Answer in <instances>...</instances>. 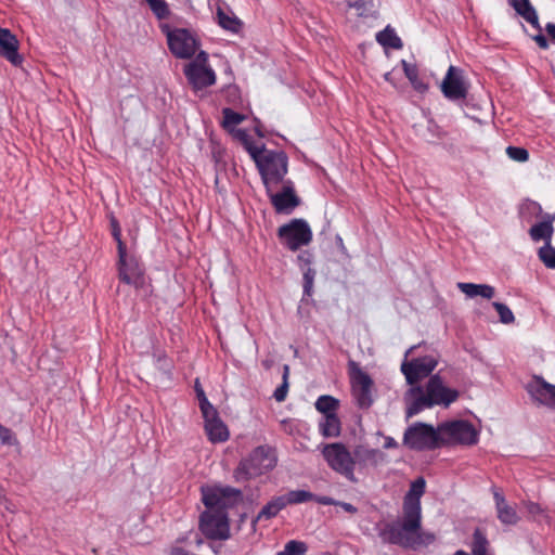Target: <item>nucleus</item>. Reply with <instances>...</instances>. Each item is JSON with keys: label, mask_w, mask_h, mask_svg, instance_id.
Instances as JSON below:
<instances>
[{"label": "nucleus", "mask_w": 555, "mask_h": 555, "mask_svg": "<svg viewBox=\"0 0 555 555\" xmlns=\"http://www.w3.org/2000/svg\"><path fill=\"white\" fill-rule=\"evenodd\" d=\"M242 498V492L232 487H202V501L206 509L199 517V530L210 540L223 541L230 538L228 509Z\"/></svg>", "instance_id": "f257e3e1"}, {"label": "nucleus", "mask_w": 555, "mask_h": 555, "mask_svg": "<svg viewBox=\"0 0 555 555\" xmlns=\"http://www.w3.org/2000/svg\"><path fill=\"white\" fill-rule=\"evenodd\" d=\"M457 398V390L447 387L438 374L433 375L425 389L421 386H412L404 393L406 418L435 405L449 406Z\"/></svg>", "instance_id": "f03ea898"}, {"label": "nucleus", "mask_w": 555, "mask_h": 555, "mask_svg": "<svg viewBox=\"0 0 555 555\" xmlns=\"http://www.w3.org/2000/svg\"><path fill=\"white\" fill-rule=\"evenodd\" d=\"M426 482L420 477L411 483L410 490L404 498L403 519L386 524L379 529V537L383 542H402L408 543L409 540L400 535L399 531L415 530L422 519L421 515V498L425 492Z\"/></svg>", "instance_id": "7ed1b4c3"}, {"label": "nucleus", "mask_w": 555, "mask_h": 555, "mask_svg": "<svg viewBox=\"0 0 555 555\" xmlns=\"http://www.w3.org/2000/svg\"><path fill=\"white\" fill-rule=\"evenodd\" d=\"M251 159L255 162L267 191L279 188L287 173V156L282 151H272L261 145L253 150Z\"/></svg>", "instance_id": "20e7f679"}, {"label": "nucleus", "mask_w": 555, "mask_h": 555, "mask_svg": "<svg viewBox=\"0 0 555 555\" xmlns=\"http://www.w3.org/2000/svg\"><path fill=\"white\" fill-rule=\"evenodd\" d=\"M276 465V455L268 446L257 447L245 460L241 461L235 469L234 477L237 481H245L261 476L272 470Z\"/></svg>", "instance_id": "39448f33"}, {"label": "nucleus", "mask_w": 555, "mask_h": 555, "mask_svg": "<svg viewBox=\"0 0 555 555\" xmlns=\"http://www.w3.org/2000/svg\"><path fill=\"white\" fill-rule=\"evenodd\" d=\"M322 455L328 467L352 483L359 481L354 473L353 450L350 451L344 443L334 442L322 447Z\"/></svg>", "instance_id": "423d86ee"}, {"label": "nucleus", "mask_w": 555, "mask_h": 555, "mask_svg": "<svg viewBox=\"0 0 555 555\" xmlns=\"http://www.w3.org/2000/svg\"><path fill=\"white\" fill-rule=\"evenodd\" d=\"M403 444L412 450H433L441 446L440 425L434 428L425 423H416L406 428Z\"/></svg>", "instance_id": "0eeeda50"}, {"label": "nucleus", "mask_w": 555, "mask_h": 555, "mask_svg": "<svg viewBox=\"0 0 555 555\" xmlns=\"http://www.w3.org/2000/svg\"><path fill=\"white\" fill-rule=\"evenodd\" d=\"M441 444H466L477 443L479 433L467 421H452L440 424Z\"/></svg>", "instance_id": "6e6552de"}, {"label": "nucleus", "mask_w": 555, "mask_h": 555, "mask_svg": "<svg viewBox=\"0 0 555 555\" xmlns=\"http://www.w3.org/2000/svg\"><path fill=\"white\" fill-rule=\"evenodd\" d=\"M349 375L352 395L362 409H367L373 403V380L358 363L349 362Z\"/></svg>", "instance_id": "1a4fd4ad"}, {"label": "nucleus", "mask_w": 555, "mask_h": 555, "mask_svg": "<svg viewBox=\"0 0 555 555\" xmlns=\"http://www.w3.org/2000/svg\"><path fill=\"white\" fill-rule=\"evenodd\" d=\"M207 62V53L201 51L194 61L184 66V75L196 90L212 86L216 82V74Z\"/></svg>", "instance_id": "9d476101"}, {"label": "nucleus", "mask_w": 555, "mask_h": 555, "mask_svg": "<svg viewBox=\"0 0 555 555\" xmlns=\"http://www.w3.org/2000/svg\"><path fill=\"white\" fill-rule=\"evenodd\" d=\"M279 236L291 250H297L311 242L312 232L305 220L295 219L279 229Z\"/></svg>", "instance_id": "9b49d317"}, {"label": "nucleus", "mask_w": 555, "mask_h": 555, "mask_svg": "<svg viewBox=\"0 0 555 555\" xmlns=\"http://www.w3.org/2000/svg\"><path fill=\"white\" fill-rule=\"evenodd\" d=\"M437 364V357L434 354H428L413 359L411 361H404L401 364V371L405 376L406 383L410 385V387H412L417 386L416 384L421 379L429 376L436 369Z\"/></svg>", "instance_id": "f8f14e48"}, {"label": "nucleus", "mask_w": 555, "mask_h": 555, "mask_svg": "<svg viewBox=\"0 0 555 555\" xmlns=\"http://www.w3.org/2000/svg\"><path fill=\"white\" fill-rule=\"evenodd\" d=\"M167 41L171 53L179 59L192 57L198 48L196 38L182 28L168 31Z\"/></svg>", "instance_id": "ddd939ff"}, {"label": "nucleus", "mask_w": 555, "mask_h": 555, "mask_svg": "<svg viewBox=\"0 0 555 555\" xmlns=\"http://www.w3.org/2000/svg\"><path fill=\"white\" fill-rule=\"evenodd\" d=\"M280 184L282 185L281 191H278L276 188L275 190L267 191V194L276 212L291 214L299 205V197L296 195L291 180L283 181Z\"/></svg>", "instance_id": "4468645a"}, {"label": "nucleus", "mask_w": 555, "mask_h": 555, "mask_svg": "<svg viewBox=\"0 0 555 555\" xmlns=\"http://www.w3.org/2000/svg\"><path fill=\"white\" fill-rule=\"evenodd\" d=\"M354 469L359 472L369 468H377L389 463L388 455L379 449L370 448L364 444H358L353 448Z\"/></svg>", "instance_id": "2eb2a0df"}, {"label": "nucleus", "mask_w": 555, "mask_h": 555, "mask_svg": "<svg viewBox=\"0 0 555 555\" xmlns=\"http://www.w3.org/2000/svg\"><path fill=\"white\" fill-rule=\"evenodd\" d=\"M443 95L451 100H463L467 96L468 86L464 80L463 72L459 67L451 65L441 82Z\"/></svg>", "instance_id": "dca6fc26"}, {"label": "nucleus", "mask_w": 555, "mask_h": 555, "mask_svg": "<svg viewBox=\"0 0 555 555\" xmlns=\"http://www.w3.org/2000/svg\"><path fill=\"white\" fill-rule=\"evenodd\" d=\"M118 257L119 279L129 285L139 287L143 282V269L135 258L127 257L126 245L124 243L119 244Z\"/></svg>", "instance_id": "f3484780"}, {"label": "nucleus", "mask_w": 555, "mask_h": 555, "mask_svg": "<svg viewBox=\"0 0 555 555\" xmlns=\"http://www.w3.org/2000/svg\"><path fill=\"white\" fill-rule=\"evenodd\" d=\"M527 391L538 404L555 410V385L547 383L540 376H534L527 385Z\"/></svg>", "instance_id": "a211bd4d"}, {"label": "nucleus", "mask_w": 555, "mask_h": 555, "mask_svg": "<svg viewBox=\"0 0 555 555\" xmlns=\"http://www.w3.org/2000/svg\"><path fill=\"white\" fill-rule=\"evenodd\" d=\"M204 427L208 439L214 443L224 442L229 439V429L221 421L217 410L214 408L202 412Z\"/></svg>", "instance_id": "6ab92c4d"}, {"label": "nucleus", "mask_w": 555, "mask_h": 555, "mask_svg": "<svg viewBox=\"0 0 555 555\" xmlns=\"http://www.w3.org/2000/svg\"><path fill=\"white\" fill-rule=\"evenodd\" d=\"M491 491L495 503L498 519L503 525H516L519 520L516 508L506 501L503 493L496 487H492Z\"/></svg>", "instance_id": "aec40b11"}, {"label": "nucleus", "mask_w": 555, "mask_h": 555, "mask_svg": "<svg viewBox=\"0 0 555 555\" xmlns=\"http://www.w3.org/2000/svg\"><path fill=\"white\" fill-rule=\"evenodd\" d=\"M17 50V38L8 28L0 27V55L17 66L22 63V56Z\"/></svg>", "instance_id": "412c9836"}, {"label": "nucleus", "mask_w": 555, "mask_h": 555, "mask_svg": "<svg viewBox=\"0 0 555 555\" xmlns=\"http://www.w3.org/2000/svg\"><path fill=\"white\" fill-rule=\"evenodd\" d=\"M298 266L302 271L304 279V296L310 297L313 293V284L315 278V270L310 267L312 255L305 250L297 256Z\"/></svg>", "instance_id": "4be33fe9"}, {"label": "nucleus", "mask_w": 555, "mask_h": 555, "mask_svg": "<svg viewBox=\"0 0 555 555\" xmlns=\"http://www.w3.org/2000/svg\"><path fill=\"white\" fill-rule=\"evenodd\" d=\"M553 221L554 217L552 215H545L542 221L533 224L530 228V238L535 243L540 241H543L544 244L552 243V237L554 234Z\"/></svg>", "instance_id": "5701e85b"}, {"label": "nucleus", "mask_w": 555, "mask_h": 555, "mask_svg": "<svg viewBox=\"0 0 555 555\" xmlns=\"http://www.w3.org/2000/svg\"><path fill=\"white\" fill-rule=\"evenodd\" d=\"M400 535L406 538L409 540L408 543L402 542H389L390 544H397L403 547H412L415 548L420 545H428L433 543L436 539L435 534L431 532H423L421 531V524L413 531H399Z\"/></svg>", "instance_id": "b1692460"}, {"label": "nucleus", "mask_w": 555, "mask_h": 555, "mask_svg": "<svg viewBox=\"0 0 555 555\" xmlns=\"http://www.w3.org/2000/svg\"><path fill=\"white\" fill-rule=\"evenodd\" d=\"M508 3L525 21L538 30H542L535 9L529 0H508Z\"/></svg>", "instance_id": "393cba45"}, {"label": "nucleus", "mask_w": 555, "mask_h": 555, "mask_svg": "<svg viewBox=\"0 0 555 555\" xmlns=\"http://www.w3.org/2000/svg\"><path fill=\"white\" fill-rule=\"evenodd\" d=\"M209 4H216V15L218 20V24L225 30H229L231 33H237L242 27V22L232 13V12H225L221 5V0H208Z\"/></svg>", "instance_id": "a878e982"}, {"label": "nucleus", "mask_w": 555, "mask_h": 555, "mask_svg": "<svg viewBox=\"0 0 555 555\" xmlns=\"http://www.w3.org/2000/svg\"><path fill=\"white\" fill-rule=\"evenodd\" d=\"M457 288L468 298L480 296L482 298L490 299L494 296L495 293L494 287L488 284L459 282Z\"/></svg>", "instance_id": "bb28decb"}, {"label": "nucleus", "mask_w": 555, "mask_h": 555, "mask_svg": "<svg viewBox=\"0 0 555 555\" xmlns=\"http://www.w3.org/2000/svg\"><path fill=\"white\" fill-rule=\"evenodd\" d=\"M285 506L282 496H276L269 501L258 513V515L253 519L251 527L253 530H256V525L261 519H271L275 517Z\"/></svg>", "instance_id": "cd10ccee"}, {"label": "nucleus", "mask_w": 555, "mask_h": 555, "mask_svg": "<svg viewBox=\"0 0 555 555\" xmlns=\"http://www.w3.org/2000/svg\"><path fill=\"white\" fill-rule=\"evenodd\" d=\"M341 424L337 414L322 416L319 422L320 434L325 438H335L340 435Z\"/></svg>", "instance_id": "c85d7f7f"}, {"label": "nucleus", "mask_w": 555, "mask_h": 555, "mask_svg": "<svg viewBox=\"0 0 555 555\" xmlns=\"http://www.w3.org/2000/svg\"><path fill=\"white\" fill-rule=\"evenodd\" d=\"M401 65L404 75L409 79L413 89L420 93L426 92L428 90V85L420 78L417 66L415 64L406 62L405 60L401 61Z\"/></svg>", "instance_id": "c756f323"}, {"label": "nucleus", "mask_w": 555, "mask_h": 555, "mask_svg": "<svg viewBox=\"0 0 555 555\" xmlns=\"http://www.w3.org/2000/svg\"><path fill=\"white\" fill-rule=\"evenodd\" d=\"M314 406L323 416L333 415L336 414L339 401L332 396L323 395L317 399Z\"/></svg>", "instance_id": "7c9ffc66"}, {"label": "nucleus", "mask_w": 555, "mask_h": 555, "mask_svg": "<svg viewBox=\"0 0 555 555\" xmlns=\"http://www.w3.org/2000/svg\"><path fill=\"white\" fill-rule=\"evenodd\" d=\"M376 40L379 44L384 47H390L393 49H400L402 48V41L397 36L393 29H391L389 26H387L384 30L379 31L376 35Z\"/></svg>", "instance_id": "2f4dec72"}, {"label": "nucleus", "mask_w": 555, "mask_h": 555, "mask_svg": "<svg viewBox=\"0 0 555 555\" xmlns=\"http://www.w3.org/2000/svg\"><path fill=\"white\" fill-rule=\"evenodd\" d=\"M281 496L285 506L306 503L314 499V494L306 490H292Z\"/></svg>", "instance_id": "473e14b6"}, {"label": "nucleus", "mask_w": 555, "mask_h": 555, "mask_svg": "<svg viewBox=\"0 0 555 555\" xmlns=\"http://www.w3.org/2000/svg\"><path fill=\"white\" fill-rule=\"evenodd\" d=\"M489 541L485 532L476 529L473 534L472 552L473 555H488Z\"/></svg>", "instance_id": "72a5a7b5"}, {"label": "nucleus", "mask_w": 555, "mask_h": 555, "mask_svg": "<svg viewBox=\"0 0 555 555\" xmlns=\"http://www.w3.org/2000/svg\"><path fill=\"white\" fill-rule=\"evenodd\" d=\"M222 115V126L230 133L234 132V130L237 129L236 126L240 125L245 118L244 115L238 114L231 108H223Z\"/></svg>", "instance_id": "f704fd0d"}, {"label": "nucleus", "mask_w": 555, "mask_h": 555, "mask_svg": "<svg viewBox=\"0 0 555 555\" xmlns=\"http://www.w3.org/2000/svg\"><path fill=\"white\" fill-rule=\"evenodd\" d=\"M348 7L354 9L359 16H372L376 12L375 0H356L349 1Z\"/></svg>", "instance_id": "c9c22d12"}, {"label": "nucleus", "mask_w": 555, "mask_h": 555, "mask_svg": "<svg viewBox=\"0 0 555 555\" xmlns=\"http://www.w3.org/2000/svg\"><path fill=\"white\" fill-rule=\"evenodd\" d=\"M540 261L548 269H555V247L552 243L544 244L538 249Z\"/></svg>", "instance_id": "e433bc0d"}, {"label": "nucleus", "mask_w": 555, "mask_h": 555, "mask_svg": "<svg viewBox=\"0 0 555 555\" xmlns=\"http://www.w3.org/2000/svg\"><path fill=\"white\" fill-rule=\"evenodd\" d=\"M158 20L168 18L170 10L166 0H144Z\"/></svg>", "instance_id": "4c0bfd02"}, {"label": "nucleus", "mask_w": 555, "mask_h": 555, "mask_svg": "<svg viewBox=\"0 0 555 555\" xmlns=\"http://www.w3.org/2000/svg\"><path fill=\"white\" fill-rule=\"evenodd\" d=\"M307 550L308 547L305 542L291 540L285 544L282 551L276 553V555H305Z\"/></svg>", "instance_id": "58836bf2"}, {"label": "nucleus", "mask_w": 555, "mask_h": 555, "mask_svg": "<svg viewBox=\"0 0 555 555\" xmlns=\"http://www.w3.org/2000/svg\"><path fill=\"white\" fill-rule=\"evenodd\" d=\"M235 139H237L246 149L248 154L251 156L253 150H260L261 145H256L251 141L249 134L244 129H235L234 132H231Z\"/></svg>", "instance_id": "ea45409f"}, {"label": "nucleus", "mask_w": 555, "mask_h": 555, "mask_svg": "<svg viewBox=\"0 0 555 555\" xmlns=\"http://www.w3.org/2000/svg\"><path fill=\"white\" fill-rule=\"evenodd\" d=\"M493 308L496 310L500 321L504 324H511L514 322L515 317L512 310L502 302L494 301L492 302Z\"/></svg>", "instance_id": "a19ab883"}, {"label": "nucleus", "mask_w": 555, "mask_h": 555, "mask_svg": "<svg viewBox=\"0 0 555 555\" xmlns=\"http://www.w3.org/2000/svg\"><path fill=\"white\" fill-rule=\"evenodd\" d=\"M506 155L515 162L518 163H525L529 159V153L524 147L518 146H507L506 147Z\"/></svg>", "instance_id": "79ce46f5"}, {"label": "nucleus", "mask_w": 555, "mask_h": 555, "mask_svg": "<svg viewBox=\"0 0 555 555\" xmlns=\"http://www.w3.org/2000/svg\"><path fill=\"white\" fill-rule=\"evenodd\" d=\"M542 214V207L539 203L533 201H526L520 207V215L524 219H527V215L539 216Z\"/></svg>", "instance_id": "37998d69"}, {"label": "nucleus", "mask_w": 555, "mask_h": 555, "mask_svg": "<svg viewBox=\"0 0 555 555\" xmlns=\"http://www.w3.org/2000/svg\"><path fill=\"white\" fill-rule=\"evenodd\" d=\"M195 392H196V396H197V399L199 402L201 412H204L206 410L209 411V409L214 408V405L208 401V399L205 395V391L202 388L198 379H196V382H195Z\"/></svg>", "instance_id": "c03bdc74"}, {"label": "nucleus", "mask_w": 555, "mask_h": 555, "mask_svg": "<svg viewBox=\"0 0 555 555\" xmlns=\"http://www.w3.org/2000/svg\"><path fill=\"white\" fill-rule=\"evenodd\" d=\"M288 389V382H283L280 387H278L273 393L274 399L278 402H282L285 400Z\"/></svg>", "instance_id": "a18cd8bd"}, {"label": "nucleus", "mask_w": 555, "mask_h": 555, "mask_svg": "<svg viewBox=\"0 0 555 555\" xmlns=\"http://www.w3.org/2000/svg\"><path fill=\"white\" fill-rule=\"evenodd\" d=\"M312 501H315L319 504L322 505H337V500L326 496V495H314V499Z\"/></svg>", "instance_id": "49530a36"}, {"label": "nucleus", "mask_w": 555, "mask_h": 555, "mask_svg": "<svg viewBox=\"0 0 555 555\" xmlns=\"http://www.w3.org/2000/svg\"><path fill=\"white\" fill-rule=\"evenodd\" d=\"M532 39L535 41V43L543 50H546L548 49L550 44H548V41L547 39L545 38L544 35L542 34H538L535 36L532 37Z\"/></svg>", "instance_id": "de8ad7c7"}, {"label": "nucleus", "mask_w": 555, "mask_h": 555, "mask_svg": "<svg viewBox=\"0 0 555 555\" xmlns=\"http://www.w3.org/2000/svg\"><path fill=\"white\" fill-rule=\"evenodd\" d=\"M336 506H339L349 514H356L358 512V508L351 503L338 501Z\"/></svg>", "instance_id": "09e8293b"}, {"label": "nucleus", "mask_w": 555, "mask_h": 555, "mask_svg": "<svg viewBox=\"0 0 555 555\" xmlns=\"http://www.w3.org/2000/svg\"><path fill=\"white\" fill-rule=\"evenodd\" d=\"M113 236L116 240L117 248L119 249V244L124 242L121 241L120 229L115 222H113Z\"/></svg>", "instance_id": "8fccbe9b"}, {"label": "nucleus", "mask_w": 555, "mask_h": 555, "mask_svg": "<svg viewBox=\"0 0 555 555\" xmlns=\"http://www.w3.org/2000/svg\"><path fill=\"white\" fill-rule=\"evenodd\" d=\"M10 437H11V430L0 424V439L3 442H7V441H9Z\"/></svg>", "instance_id": "3c124183"}, {"label": "nucleus", "mask_w": 555, "mask_h": 555, "mask_svg": "<svg viewBox=\"0 0 555 555\" xmlns=\"http://www.w3.org/2000/svg\"><path fill=\"white\" fill-rule=\"evenodd\" d=\"M545 30L553 40V42L555 43V23H547L545 25Z\"/></svg>", "instance_id": "603ef678"}, {"label": "nucleus", "mask_w": 555, "mask_h": 555, "mask_svg": "<svg viewBox=\"0 0 555 555\" xmlns=\"http://www.w3.org/2000/svg\"><path fill=\"white\" fill-rule=\"evenodd\" d=\"M527 509L530 514H533V515L539 514L541 512L540 505L537 503H533V502H529L527 504Z\"/></svg>", "instance_id": "864d4df0"}, {"label": "nucleus", "mask_w": 555, "mask_h": 555, "mask_svg": "<svg viewBox=\"0 0 555 555\" xmlns=\"http://www.w3.org/2000/svg\"><path fill=\"white\" fill-rule=\"evenodd\" d=\"M398 447V442L392 437H386L384 448L393 449Z\"/></svg>", "instance_id": "5fc2aeb1"}, {"label": "nucleus", "mask_w": 555, "mask_h": 555, "mask_svg": "<svg viewBox=\"0 0 555 555\" xmlns=\"http://www.w3.org/2000/svg\"><path fill=\"white\" fill-rule=\"evenodd\" d=\"M288 375H289V366L284 365L283 366V382H288Z\"/></svg>", "instance_id": "6e6d98bb"}, {"label": "nucleus", "mask_w": 555, "mask_h": 555, "mask_svg": "<svg viewBox=\"0 0 555 555\" xmlns=\"http://www.w3.org/2000/svg\"><path fill=\"white\" fill-rule=\"evenodd\" d=\"M454 555H469L468 553H466L465 551H462V550H459L454 553Z\"/></svg>", "instance_id": "4d7b16f0"}, {"label": "nucleus", "mask_w": 555, "mask_h": 555, "mask_svg": "<svg viewBox=\"0 0 555 555\" xmlns=\"http://www.w3.org/2000/svg\"><path fill=\"white\" fill-rule=\"evenodd\" d=\"M256 132L259 137H262L263 134L261 133L260 129L258 127H256Z\"/></svg>", "instance_id": "13d9d810"}, {"label": "nucleus", "mask_w": 555, "mask_h": 555, "mask_svg": "<svg viewBox=\"0 0 555 555\" xmlns=\"http://www.w3.org/2000/svg\"><path fill=\"white\" fill-rule=\"evenodd\" d=\"M385 79L389 81V79H390V73L385 74Z\"/></svg>", "instance_id": "bf43d9fd"}, {"label": "nucleus", "mask_w": 555, "mask_h": 555, "mask_svg": "<svg viewBox=\"0 0 555 555\" xmlns=\"http://www.w3.org/2000/svg\"><path fill=\"white\" fill-rule=\"evenodd\" d=\"M414 348H415L414 346L409 348V350L406 351L405 356H408Z\"/></svg>", "instance_id": "052dcab7"}]
</instances>
